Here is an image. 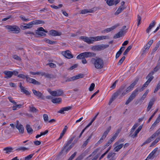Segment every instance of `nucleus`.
Segmentation results:
<instances>
[{
	"label": "nucleus",
	"mask_w": 160,
	"mask_h": 160,
	"mask_svg": "<svg viewBox=\"0 0 160 160\" xmlns=\"http://www.w3.org/2000/svg\"><path fill=\"white\" fill-rule=\"evenodd\" d=\"M111 129V126H109L107 129L106 131H105L103 133L102 135L106 138L108 134V133L110 131V130Z\"/></svg>",
	"instance_id": "41"
},
{
	"label": "nucleus",
	"mask_w": 160,
	"mask_h": 160,
	"mask_svg": "<svg viewBox=\"0 0 160 160\" xmlns=\"http://www.w3.org/2000/svg\"><path fill=\"white\" fill-rule=\"evenodd\" d=\"M26 78L27 79L26 80V81L27 82L36 85H39L41 84L40 82L36 81L34 79L29 78L28 76V77H27Z\"/></svg>",
	"instance_id": "12"
},
{
	"label": "nucleus",
	"mask_w": 160,
	"mask_h": 160,
	"mask_svg": "<svg viewBox=\"0 0 160 160\" xmlns=\"http://www.w3.org/2000/svg\"><path fill=\"white\" fill-rule=\"evenodd\" d=\"M154 101L155 100H154L153 99H152L149 102L148 106L147 109V112L149 111L151 109L152 106L154 104Z\"/></svg>",
	"instance_id": "29"
},
{
	"label": "nucleus",
	"mask_w": 160,
	"mask_h": 160,
	"mask_svg": "<svg viewBox=\"0 0 160 160\" xmlns=\"http://www.w3.org/2000/svg\"><path fill=\"white\" fill-rule=\"evenodd\" d=\"M124 141V139L123 138H120L119 139L117 142H116L114 144V146H116L119 144L120 142H123Z\"/></svg>",
	"instance_id": "53"
},
{
	"label": "nucleus",
	"mask_w": 160,
	"mask_h": 160,
	"mask_svg": "<svg viewBox=\"0 0 160 160\" xmlns=\"http://www.w3.org/2000/svg\"><path fill=\"white\" fill-rule=\"evenodd\" d=\"M8 99L9 100V101L12 103L14 104H16V102L14 101V100L12 99V98L11 97H8Z\"/></svg>",
	"instance_id": "59"
},
{
	"label": "nucleus",
	"mask_w": 160,
	"mask_h": 160,
	"mask_svg": "<svg viewBox=\"0 0 160 160\" xmlns=\"http://www.w3.org/2000/svg\"><path fill=\"white\" fill-rule=\"evenodd\" d=\"M138 78H137L126 89H125L126 87V85H122L120 88L118 90L120 94H121V97H122L130 92L133 89L134 86L137 83L138 80Z\"/></svg>",
	"instance_id": "1"
},
{
	"label": "nucleus",
	"mask_w": 160,
	"mask_h": 160,
	"mask_svg": "<svg viewBox=\"0 0 160 160\" xmlns=\"http://www.w3.org/2000/svg\"><path fill=\"white\" fill-rule=\"evenodd\" d=\"M94 8L89 9V10L86 9L82 10L81 11L80 13L82 14H85L88 13H92L94 12L93 9Z\"/></svg>",
	"instance_id": "30"
},
{
	"label": "nucleus",
	"mask_w": 160,
	"mask_h": 160,
	"mask_svg": "<svg viewBox=\"0 0 160 160\" xmlns=\"http://www.w3.org/2000/svg\"><path fill=\"white\" fill-rule=\"evenodd\" d=\"M33 24L32 21L28 24L23 23L21 25V28L22 29L30 28L33 27Z\"/></svg>",
	"instance_id": "20"
},
{
	"label": "nucleus",
	"mask_w": 160,
	"mask_h": 160,
	"mask_svg": "<svg viewBox=\"0 0 160 160\" xmlns=\"http://www.w3.org/2000/svg\"><path fill=\"white\" fill-rule=\"evenodd\" d=\"M77 154V152H75L68 158V160H72L75 157Z\"/></svg>",
	"instance_id": "62"
},
{
	"label": "nucleus",
	"mask_w": 160,
	"mask_h": 160,
	"mask_svg": "<svg viewBox=\"0 0 160 160\" xmlns=\"http://www.w3.org/2000/svg\"><path fill=\"white\" fill-rule=\"evenodd\" d=\"M154 73L153 72H150L148 75L146 77V78L148 79L147 81L146 82L148 84H149L150 82L152 81V80L153 78V77L152 76L153 74Z\"/></svg>",
	"instance_id": "22"
},
{
	"label": "nucleus",
	"mask_w": 160,
	"mask_h": 160,
	"mask_svg": "<svg viewBox=\"0 0 160 160\" xmlns=\"http://www.w3.org/2000/svg\"><path fill=\"white\" fill-rule=\"evenodd\" d=\"M92 37H88L86 36H82L79 37V39L83 40L88 44H92L93 43V42Z\"/></svg>",
	"instance_id": "9"
},
{
	"label": "nucleus",
	"mask_w": 160,
	"mask_h": 160,
	"mask_svg": "<svg viewBox=\"0 0 160 160\" xmlns=\"http://www.w3.org/2000/svg\"><path fill=\"white\" fill-rule=\"evenodd\" d=\"M62 54L65 58L68 59H70L73 58V55L69 50H67L65 52H62Z\"/></svg>",
	"instance_id": "18"
},
{
	"label": "nucleus",
	"mask_w": 160,
	"mask_h": 160,
	"mask_svg": "<svg viewBox=\"0 0 160 160\" xmlns=\"http://www.w3.org/2000/svg\"><path fill=\"white\" fill-rule=\"evenodd\" d=\"M160 134V128L155 133H154L150 138H148L145 142L143 143L142 145H144L147 143H148L150 142L156 136H158Z\"/></svg>",
	"instance_id": "7"
},
{
	"label": "nucleus",
	"mask_w": 160,
	"mask_h": 160,
	"mask_svg": "<svg viewBox=\"0 0 160 160\" xmlns=\"http://www.w3.org/2000/svg\"><path fill=\"white\" fill-rule=\"evenodd\" d=\"M44 32H47L48 31H46L42 27H41L38 28L36 31V33L40 36H44L46 35Z\"/></svg>",
	"instance_id": "16"
},
{
	"label": "nucleus",
	"mask_w": 160,
	"mask_h": 160,
	"mask_svg": "<svg viewBox=\"0 0 160 160\" xmlns=\"http://www.w3.org/2000/svg\"><path fill=\"white\" fill-rule=\"evenodd\" d=\"M125 59V57L123 56L118 61L117 63L118 65L119 66L121 64Z\"/></svg>",
	"instance_id": "48"
},
{
	"label": "nucleus",
	"mask_w": 160,
	"mask_h": 160,
	"mask_svg": "<svg viewBox=\"0 0 160 160\" xmlns=\"http://www.w3.org/2000/svg\"><path fill=\"white\" fill-rule=\"evenodd\" d=\"M33 25H37L40 24H44L45 22L44 21L39 20H35L32 21Z\"/></svg>",
	"instance_id": "36"
},
{
	"label": "nucleus",
	"mask_w": 160,
	"mask_h": 160,
	"mask_svg": "<svg viewBox=\"0 0 160 160\" xmlns=\"http://www.w3.org/2000/svg\"><path fill=\"white\" fill-rule=\"evenodd\" d=\"M6 29L8 30V32H11L15 33H18L20 31L19 27L16 25H7L5 26Z\"/></svg>",
	"instance_id": "4"
},
{
	"label": "nucleus",
	"mask_w": 160,
	"mask_h": 160,
	"mask_svg": "<svg viewBox=\"0 0 160 160\" xmlns=\"http://www.w3.org/2000/svg\"><path fill=\"white\" fill-rule=\"evenodd\" d=\"M72 147V145H70L69 147L67 146L66 148L65 149L64 152L63 153H62L61 152L60 153L62 154L64 153L65 154H66L70 150Z\"/></svg>",
	"instance_id": "42"
},
{
	"label": "nucleus",
	"mask_w": 160,
	"mask_h": 160,
	"mask_svg": "<svg viewBox=\"0 0 160 160\" xmlns=\"http://www.w3.org/2000/svg\"><path fill=\"white\" fill-rule=\"evenodd\" d=\"M116 155V153L112 152H111L108 153L107 155V158H109L111 157V158L109 160H115L116 158L114 157Z\"/></svg>",
	"instance_id": "28"
},
{
	"label": "nucleus",
	"mask_w": 160,
	"mask_h": 160,
	"mask_svg": "<svg viewBox=\"0 0 160 160\" xmlns=\"http://www.w3.org/2000/svg\"><path fill=\"white\" fill-rule=\"evenodd\" d=\"M132 47V45H130L128 46L126 49V50L124 52L123 55H126L128 52L131 49Z\"/></svg>",
	"instance_id": "43"
},
{
	"label": "nucleus",
	"mask_w": 160,
	"mask_h": 160,
	"mask_svg": "<svg viewBox=\"0 0 160 160\" xmlns=\"http://www.w3.org/2000/svg\"><path fill=\"white\" fill-rule=\"evenodd\" d=\"M115 147L114 148V151L115 152H118L123 147V144H121L119 145H117L116 146H114Z\"/></svg>",
	"instance_id": "32"
},
{
	"label": "nucleus",
	"mask_w": 160,
	"mask_h": 160,
	"mask_svg": "<svg viewBox=\"0 0 160 160\" xmlns=\"http://www.w3.org/2000/svg\"><path fill=\"white\" fill-rule=\"evenodd\" d=\"M28 75H24V74H19L18 75V77L23 79L26 78V77H28Z\"/></svg>",
	"instance_id": "51"
},
{
	"label": "nucleus",
	"mask_w": 160,
	"mask_h": 160,
	"mask_svg": "<svg viewBox=\"0 0 160 160\" xmlns=\"http://www.w3.org/2000/svg\"><path fill=\"white\" fill-rule=\"evenodd\" d=\"M156 24V22L154 20L152 21V22L150 23L149 25V26L148 28L146 30V32L147 33H149L151 29L153 28L155 25Z\"/></svg>",
	"instance_id": "27"
},
{
	"label": "nucleus",
	"mask_w": 160,
	"mask_h": 160,
	"mask_svg": "<svg viewBox=\"0 0 160 160\" xmlns=\"http://www.w3.org/2000/svg\"><path fill=\"white\" fill-rule=\"evenodd\" d=\"M12 57L14 59H16L18 61H21V58L19 56L17 55H13Z\"/></svg>",
	"instance_id": "64"
},
{
	"label": "nucleus",
	"mask_w": 160,
	"mask_h": 160,
	"mask_svg": "<svg viewBox=\"0 0 160 160\" xmlns=\"http://www.w3.org/2000/svg\"><path fill=\"white\" fill-rule=\"evenodd\" d=\"M109 46L108 45H98L92 46L91 49L93 50L100 51L108 48Z\"/></svg>",
	"instance_id": "6"
},
{
	"label": "nucleus",
	"mask_w": 160,
	"mask_h": 160,
	"mask_svg": "<svg viewBox=\"0 0 160 160\" xmlns=\"http://www.w3.org/2000/svg\"><path fill=\"white\" fill-rule=\"evenodd\" d=\"M160 88V82H159L157 84L155 90L154 91V93L156 92Z\"/></svg>",
	"instance_id": "60"
},
{
	"label": "nucleus",
	"mask_w": 160,
	"mask_h": 160,
	"mask_svg": "<svg viewBox=\"0 0 160 160\" xmlns=\"http://www.w3.org/2000/svg\"><path fill=\"white\" fill-rule=\"evenodd\" d=\"M96 54L90 52H85L82 53L78 55L77 57V58L78 59H82L88 57H94L96 56Z\"/></svg>",
	"instance_id": "3"
},
{
	"label": "nucleus",
	"mask_w": 160,
	"mask_h": 160,
	"mask_svg": "<svg viewBox=\"0 0 160 160\" xmlns=\"http://www.w3.org/2000/svg\"><path fill=\"white\" fill-rule=\"evenodd\" d=\"M3 73L5 75L4 78L7 79L11 78L13 75L12 72L10 71H5L3 72Z\"/></svg>",
	"instance_id": "24"
},
{
	"label": "nucleus",
	"mask_w": 160,
	"mask_h": 160,
	"mask_svg": "<svg viewBox=\"0 0 160 160\" xmlns=\"http://www.w3.org/2000/svg\"><path fill=\"white\" fill-rule=\"evenodd\" d=\"M34 154H30L29 155L25 157L24 159L25 160H30V159L33 157Z\"/></svg>",
	"instance_id": "55"
},
{
	"label": "nucleus",
	"mask_w": 160,
	"mask_h": 160,
	"mask_svg": "<svg viewBox=\"0 0 160 160\" xmlns=\"http://www.w3.org/2000/svg\"><path fill=\"white\" fill-rule=\"evenodd\" d=\"M19 87L22 92H23L27 95H29L30 94V93L28 91L26 90L24 88V87L22 86L21 82H20L19 83Z\"/></svg>",
	"instance_id": "21"
},
{
	"label": "nucleus",
	"mask_w": 160,
	"mask_h": 160,
	"mask_svg": "<svg viewBox=\"0 0 160 160\" xmlns=\"http://www.w3.org/2000/svg\"><path fill=\"white\" fill-rule=\"evenodd\" d=\"M132 132H130V133L129 135V136L133 138H134L137 136V134L138 133L137 131H135L134 134H132Z\"/></svg>",
	"instance_id": "46"
},
{
	"label": "nucleus",
	"mask_w": 160,
	"mask_h": 160,
	"mask_svg": "<svg viewBox=\"0 0 160 160\" xmlns=\"http://www.w3.org/2000/svg\"><path fill=\"white\" fill-rule=\"evenodd\" d=\"M72 108V107L71 106H68L62 108H61V109L58 112L63 114L64 113V111H68L71 109Z\"/></svg>",
	"instance_id": "23"
},
{
	"label": "nucleus",
	"mask_w": 160,
	"mask_h": 160,
	"mask_svg": "<svg viewBox=\"0 0 160 160\" xmlns=\"http://www.w3.org/2000/svg\"><path fill=\"white\" fill-rule=\"evenodd\" d=\"M95 85L94 83H92L91 84L89 90L90 91H93L94 89Z\"/></svg>",
	"instance_id": "52"
},
{
	"label": "nucleus",
	"mask_w": 160,
	"mask_h": 160,
	"mask_svg": "<svg viewBox=\"0 0 160 160\" xmlns=\"http://www.w3.org/2000/svg\"><path fill=\"white\" fill-rule=\"evenodd\" d=\"M83 74H79L77 75L74 76L66 80V82H68L70 81H73L75 80H77L80 78H82L83 77Z\"/></svg>",
	"instance_id": "11"
},
{
	"label": "nucleus",
	"mask_w": 160,
	"mask_h": 160,
	"mask_svg": "<svg viewBox=\"0 0 160 160\" xmlns=\"http://www.w3.org/2000/svg\"><path fill=\"white\" fill-rule=\"evenodd\" d=\"M68 127H67V126H64V128H63L62 132L60 133V137L58 139V140L60 139L63 136L64 134L65 133V132H66L67 129H68Z\"/></svg>",
	"instance_id": "33"
},
{
	"label": "nucleus",
	"mask_w": 160,
	"mask_h": 160,
	"mask_svg": "<svg viewBox=\"0 0 160 160\" xmlns=\"http://www.w3.org/2000/svg\"><path fill=\"white\" fill-rule=\"evenodd\" d=\"M93 42L95 41H97L101 40L100 36H98L95 37H92Z\"/></svg>",
	"instance_id": "47"
},
{
	"label": "nucleus",
	"mask_w": 160,
	"mask_h": 160,
	"mask_svg": "<svg viewBox=\"0 0 160 160\" xmlns=\"http://www.w3.org/2000/svg\"><path fill=\"white\" fill-rule=\"evenodd\" d=\"M118 80H116L115 82L112 84V85L111 86L110 88L112 89H113L115 88L116 83L118 82Z\"/></svg>",
	"instance_id": "58"
},
{
	"label": "nucleus",
	"mask_w": 160,
	"mask_h": 160,
	"mask_svg": "<svg viewBox=\"0 0 160 160\" xmlns=\"http://www.w3.org/2000/svg\"><path fill=\"white\" fill-rule=\"evenodd\" d=\"M44 32H47L48 31H46L42 27H41L38 28L36 31V33L40 36H44L46 35Z\"/></svg>",
	"instance_id": "15"
},
{
	"label": "nucleus",
	"mask_w": 160,
	"mask_h": 160,
	"mask_svg": "<svg viewBox=\"0 0 160 160\" xmlns=\"http://www.w3.org/2000/svg\"><path fill=\"white\" fill-rule=\"evenodd\" d=\"M32 92L33 93L34 95L37 97L38 99H42L43 98V95L42 93L40 92L39 91H38L35 89H33L32 90Z\"/></svg>",
	"instance_id": "13"
},
{
	"label": "nucleus",
	"mask_w": 160,
	"mask_h": 160,
	"mask_svg": "<svg viewBox=\"0 0 160 160\" xmlns=\"http://www.w3.org/2000/svg\"><path fill=\"white\" fill-rule=\"evenodd\" d=\"M153 40L152 39L150 40L146 44L145 46L144 47V49L143 50L142 53H145L149 49L152 44L153 43Z\"/></svg>",
	"instance_id": "17"
},
{
	"label": "nucleus",
	"mask_w": 160,
	"mask_h": 160,
	"mask_svg": "<svg viewBox=\"0 0 160 160\" xmlns=\"http://www.w3.org/2000/svg\"><path fill=\"white\" fill-rule=\"evenodd\" d=\"M42 76H44L45 78H50L52 77V75L50 74L46 73L45 72H41V74Z\"/></svg>",
	"instance_id": "39"
},
{
	"label": "nucleus",
	"mask_w": 160,
	"mask_h": 160,
	"mask_svg": "<svg viewBox=\"0 0 160 160\" xmlns=\"http://www.w3.org/2000/svg\"><path fill=\"white\" fill-rule=\"evenodd\" d=\"M49 33L51 35L54 36H60L62 34L61 32L53 30H50Z\"/></svg>",
	"instance_id": "25"
},
{
	"label": "nucleus",
	"mask_w": 160,
	"mask_h": 160,
	"mask_svg": "<svg viewBox=\"0 0 160 160\" xmlns=\"http://www.w3.org/2000/svg\"><path fill=\"white\" fill-rule=\"evenodd\" d=\"M91 62L97 69H101L103 67V61L101 58L98 57L92 58L91 59Z\"/></svg>",
	"instance_id": "2"
},
{
	"label": "nucleus",
	"mask_w": 160,
	"mask_h": 160,
	"mask_svg": "<svg viewBox=\"0 0 160 160\" xmlns=\"http://www.w3.org/2000/svg\"><path fill=\"white\" fill-rule=\"evenodd\" d=\"M13 149L12 148L9 147H7L3 149V150L5 151V153L9 154L10 152H12Z\"/></svg>",
	"instance_id": "37"
},
{
	"label": "nucleus",
	"mask_w": 160,
	"mask_h": 160,
	"mask_svg": "<svg viewBox=\"0 0 160 160\" xmlns=\"http://www.w3.org/2000/svg\"><path fill=\"white\" fill-rule=\"evenodd\" d=\"M138 126V123L135 124L131 129L130 132H133Z\"/></svg>",
	"instance_id": "56"
},
{
	"label": "nucleus",
	"mask_w": 160,
	"mask_h": 160,
	"mask_svg": "<svg viewBox=\"0 0 160 160\" xmlns=\"http://www.w3.org/2000/svg\"><path fill=\"white\" fill-rule=\"evenodd\" d=\"M26 129L28 133L29 134L32 133L33 130L29 124H27L26 125Z\"/></svg>",
	"instance_id": "35"
},
{
	"label": "nucleus",
	"mask_w": 160,
	"mask_h": 160,
	"mask_svg": "<svg viewBox=\"0 0 160 160\" xmlns=\"http://www.w3.org/2000/svg\"><path fill=\"white\" fill-rule=\"evenodd\" d=\"M125 8V7H119L116 12L115 13V15H118Z\"/></svg>",
	"instance_id": "34"
},
{
	"label": "nucleus",
	"mask_w": 160,
	"mask_h": 160,
	"mask_svg": "<svg viewBox=\"0 0 160 160\" xmlns=\"http://www.w3.org/2000/svg\"><path fill=\"white\" fill-rule=\"evenodd\" d=\"M20 17L22 20L25 22H28L30 20L29 18H26L22 16H20Z\"/></svg>",
	"instance_id": "63"
},
{
	"label": "nucleus",
	"mask_w": 160,
	"mask_h": 160,
	"mask_svg": "<svg viewBox=\"0 0 160 160\" xmlns=\"http://www.w3.org/2000/svg\"><path fill=\"white\" fill-rule=\"evenodd\" d=\"M75 137V136H73V137L70 138L68 141L65 143L64 144V146H63L62 150L61 151V152L63 153L65 149L66 148L67 146H68L71 143Z\"/></svg>",
	"instance_id": "19"
},
{
	"label": "nucleus",
	"mask_w": 160,
	"mask_h": 160,
	"mask_svg": "<svg viewBox=\"0 0 160 160\" xmlns=\"http://www.w3.org/2000/svg\"><path fill=\"white\" fill-rule=\"evenodd\" d=\"M106 1L107 4L109 6H111L114 4V0H105Z\"/></svg>",
	"instance_id": "44"
},
{
	"label": "nucleus",
	"mask_w": 160,
	"mask_h": 160,
	"mask_svg": "<svg viewBox=\"0 0 160 160\" xmlns=\"http://www.w3.org/2000/svg\"><path fill=\"white\" fill-rule=\"evenodd\" d=\"M138 88H136L132 92L130 97L126 102V105H128L135 98L138 94Z\"/></svg>",
	"instance_id": "5"
},
{
	"label": "nucleus",
	"mask_w": 160,
	"mask_h": 160,
	"mask_svg": "<svg viewBox=\"0 0 160 160\" xmlns=\"http://www.w3.org/2000/svg\"><path fill=\"white\" fill-rule=\"evenodd\" d=\"M119 24H116L112 26V27L105 29L104 31L107 33L108 32L116 28L117 27L119 26Z\"/></svg>",
	"instance_id": "31"
},
{
	"label": "nucleus",
	"mask_w": 160,
	"mask_h": 160,
	"mask_svg": "<svg viewBox=\"0 0 160 160\" xmlns=\"http://www.w3.org/2000/svg\"><path fill=\"white\" fill-rule=\"evenodd\" d=\"M148 85V84L145 82L142 85V87L139 90H138V91L140 92L143 91L144 89L145 88L147 87Z\"/></svg>",
	"instance_id": "50"
},
{
	"label": "nucleus",
	"mask_w": 160,
	"mask_h": 160,
	"mask_svg": "<svg viewBox=\"0 0 160 160\" xmlns=\"http://www.w3.org/2000/svg\"><path fill=\"white\" fill-rule=\"evenodd\" d=\"M158 111V109L156 110V111L154 112V113L150 117V118H149L147 122V123H148L150 122L152 118L155 115V114Z\"/></svg>",
	"instance_id": "54"
},
{
	"label": "nucleus",
	"mask_w": 160,
	"mask_h": 160,
	"mask_svg": "<svg viewBox=\"0 0 160 160\" xmlns=\"http://www.w3.org/2000/svg\"><path fill=\"white\" fill-rule=\"evenodd\" d=\"M92 134H91L88 137V139L84 142L82 146L83 147H84L86 146L88 143L89 142L90 139L92 137Z\"/></svg>",
	"instance_id": "38"
},
{
	"label": "nucleus",
	"mask_w": 160,
	"mask_h": 160,
	"mask_svg": "<svg viewBox=\"0 0 160 160\" xmlns=\"http://www.w3.org/2000/svg\"><path fill=\"white\" fill-rule=\"evenodd\" d=\"M43 119L45 122L48 121V117L47 114H43Z\"/></svg>",
	"instance_id": "57"
},
{
	"label": "nucleus",
	"mask_w": 160,
	"mask_h": 160,
	"mask_svg": "<svg viewBox=\"0 0 160 160\" xmlns=\"http://www.w3.org/2000/svg\"><path fill=\"white\" fill-rule=\"evenodd\" d=\"M16 127L18 129L19 132L20 133H23L24 132V128L22 125L21 124H17V125H16Z\"/></svg>",
	"instance_id": "26"
},
{
	"label": "nucleus",
	"mask_w": 160,
	"mask_h": 160,
	"mask_svg": "<svg viewBox=\"0 0 160 160\" xmlns=\"http://www.w3.org/2000/svg\"><path fill=\"white\" fill-rule=\"evenodd\" d=\"M44 32H47L48 31H46L42 27H41L38 28L36 31V33L40 36H44L46 35Z\"/></svg>",
	"instance_id": "14"
},
{
	"label": "nucleus",
	"mask_w": 160,
	"mask_h": 160,
	"mask_svg": "<svg viewBox=\"0 0 160 160\" xmlns=\"http://www.w3.org/2000/svg\"><path fill=\"white\" fill-rule=\"evenodd\" d=\"M63 90L61 89H58L56 91H51L50 92V94L54 97H58L62 96L63 94Z\"/></svg>",
	"instance_id": "8"
},
{
	"label": "nucleus",
	"mask_w": 160,
	"mask_h": 160,
	"mask_svg": "<svg viewBox=\"0 0 160 160\" xmlns=\"http://www.w3.org/2000/svg\"><path fill=\"white\" fill-rule=\"evenodd\" d=\"M62 100V99L61 98H58L54 99H52L51 101L53 103H58L61 102Z\"/></svg>",
	"instance_id": "40"
},
{
	"label": "nucleus",
	"mask_w": 160,
	"mask_h": 160,
	"mask_svg": "<svg viewBox=\"0 0 160 160\" xmlns=\"http://www.w3.org/2000/svg\"><path fill=\"white\" fill-rule=\"evenodd\" d=\"M30 108V110L31 112H38V110H37L34 107H29Z\"/></svg>",
	"instance_id": "49"
},
{
	"label": "nucleus",
	"mask_w": 160,
	"mask_h": 160,
	"mask_svg": "<svg viewBox=\"0 0 160 160\" xmlns=\"http://www.w3.org/2000/svg\"><path fill=\"white\" fill-rule=\"evenodd\" d=\"M28 148H26L25 147H21L17 149V150H21L22 151H25V150H28Z\"/></svg>",
	"instance_id": "61"
},
{
	"label": "nucleus",
	"mask_w": 160,
	"mask_h": 160,
	"mask_svg": "<svg viewBox=\"0 0 160 160\" xmlns=\"http://www.w3.org/2000/svg\"><path fill=\"white\" fill-rule=\"evenodd\" d=\"M119 91H118L114 93L112 95L111 98H113L114 100L120 94L119 93Z\"/></svg>",
	"instance_id": "45"
},
{
	"label": "nucleus",
	"mask_w": 160,
	"mask_h": 160,
	"mask_svg": "<svg viewBox=\"0 0 160 160\" xmlns=\"http://www.w3.org/2000/svg\"><path fill=\"white\" fill-rule=\"evenodd\" d=\"M126 28V26H123L122 28L121 29L120 31L118 32L113 36V38H118L123 36L125 34V32H124V30L125 28Z\"/></svg>",
	"instance_id": "10"
}]
</instances>
